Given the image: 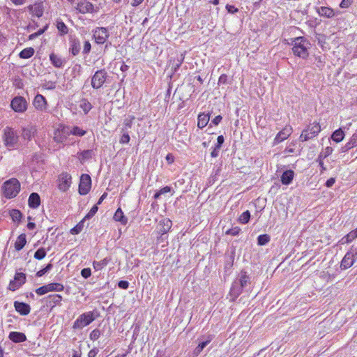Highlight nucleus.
I'll list each match as a JSON object with an SVG mask.
<instances>
[{"instance_id":"32","label":"nucleus","mask_w":357,"mask_h":357,"mask_svg":"<svg viewBox=\"0 0 357 357\" xmlns=\"http://www.w3.org/2000/svg\"><path fill=\"white\" fill-rule=\"evenodd\" d=\"M34 53L35 50L33 47H26L20 52L19 56L21 59H27L31 58L34 54Z\"/></svg>"},{"instance_id":"1","label":"nucleus","mask_w":357,"mask_h":357,"mask_svg":"<svg viewBox=\"0 0 357 357\" xmlns=\"http://www.w3.org/2000/svg\"><path fill=\"white\" fill-rule=\"evenodd\" d=\"M292 52L295 56L302 59L307 58L311 44L307 38L302 36L295 38L292 40Z\"/></svg>"},{"instance_id":"36","label":"nucleus","mask_w":357,"mask_h":357,"mask_svg":"<svg viewBox=\"0 0 357 357\" xmlns=\"http://www.w3.org/2000/svg\"><path fill=\"white\" fill-rule=\"evenodd\" d=\"M86 133V130L80 128L78 126H74L72 129L69 128V135H73L75 136L82 137Z\"/></svg>"},{"instance_id":"22","label":"nucleus","mask_w":357,"mask_h":357,"mask_svg":"<svg viewBox=\"0 0 357 357\" xmlns=\"http://www.w3.org/2000/svg\"><path fill=\"white\" fill-rule=\"evenodd\" d=\"M294 177V172L293 170H286L284 171L281 176V182L284 185H289Z\"/></svg>"},{"instance_id":"13","label":"nucleus","mask_w":357,"mask_h":357,"mask_svg":"<svg viewBox=\"0 0 357 357\" xmlns=\"http://www.w3.org/2000/svg\"><path fill=\"white\" fill-rule=\"evenodd\" d=\"M10 106L15 112L23 113L27 109V102L24 98L17 96L12 100Z\"/></svg>"},{"instance_id":"46","label":"nucleus","mask_w":357,"mask_h":357,"mask_svg":"<svg viewBox=\"0 0 357 357\" xmlns=\"http://www.w3.org/2000/svg\"><path fill=\"white\" fill-rule=\"evenodd\" d=\"M243 289L241 287H236L234 285H233L230 289V294L234 297V298H236L241 293H242Z\"/></svg>"},{"instance_id":"56","label":"nucleus","mask_w":357,"mask_h":357,"mask_svg":"<svg viewBox=\"0 0 357 357\" xmlns=\"http://www.w3.org/2000/svg\"><path fill=\"white\" fill-rule=\"evenodd\" d=\"M98 206L97 205H94L91 208V210L89 211V212L87 213V215L85 216V218H89L92 216H93L96 212L98 211Z\"/></svg>"},{"instance_id":"12","label":"nucleus","mask_w":357,"mask_h":357,"mask_svg":"<svg viewBox=\"0 0 357 357\" xmlns=\"http://www.w3.org/2000/svg\"><path fill=\"white\" fill-rule=\"evenodd\" d=\"M70 174L67 172H62L58 177V188L62 192H66L72 183Z\"/></svg>"},{"instance_id":"39","label":"nucleus","mask_w":357,"mask_h":357,"mask_svg":"<svg viewBox=\"0 0 357 357\" xmlns=\"http://www.w3.org/2000/svg\"><path fill=\"white\" fill-rule=\"evenodd\" d=\"M56 28L60 32L61 35H66L68 32V29L65 23L62 21L56 22Z\"/></svg>"},{"instance_id":"35","label":"nucleus","mask_w":357,"mask_h":357,"mask_svg":"<svg viewBox=\"0 0 357 357\" xmlns=\"http://www.w3.org/2000/svg\"><path fill=\"white\" fill-rule=\"evenodd\" d=\"M49 291H62L64 289V286L61 283L52 282L47 284Z\"/></svg>"},{"instance_id":"21","label":"nucleus","mask_w":357,"mask_h":357,"mask_svg":"<svg viewBox=\"0 0 357 357\" xmlns=\"http://www.w3.org/2000/svg\"><path fill=\"white\" fill-rule=\"evenodd\" d=\"M8 337L12 342L15 343L23 342L26 340L25 334L21 332H10L9 333Z\"/></svg>"},{"instance_id":"2","label":"nucleus","mask_w":357,"mask_h":357,"mask_svg":"<svg viewBox=\"0 0 357 357\" xmlns=\"http://www.w3.org/2000/svg\"><path fill=\"white\" fill-rule=\"evenodd\" d=\"M20 190L21 184L15 178L6 181L1 187L2 193L6 199H13L17 197Z\"/></svg>"},{"instance_id":"42","label":"nucleus","mask_w":357,"mask_h":357,"mask_svg":"<svg viewBox=\"0 0 357 357\" xmlns=\"http://www.w3.org/2000/svg\"><path fill=\"white\" fill-rule=\"evenodd\" d=\"M270 241V236L268 234H261L257 237V243L259 245H264Z\"/></svg>"},{"instance_id":"14","label":"nucleus","mask_w":357,"mask_h":357,"mask_svg":"<svg viewBox=\"0 0 357 357\" xmlns=\"http://www.w3.org/2000/svg\"><path fill=\"white\" fill-rule=\"evenodd\" d=\"M26 281V275L23 273H16L13 280H10L8 284V289L15 291L18 289Z\"/></svg>"},{"instance_id":"30","label":"nucleus","mask_w":357,"mask_h":357,"mask_svg":"<svg viewBox=\"0 0 357 357\" xmlns=\"http://www.w3.org/2000/svg\"><path fill=\"white\" fill-rule=\"evenodd\" d=\"M80 51V43L77 39H73L70 41V52L73 56H76Z\"/></svg>"},{"instance_id":"33","label":"nucleus","mask_w":357,"mask_h":357,"mask_svg":"<svg viewBox=\"0 0 357 357\" xmlns=\"http://www.w3.org/2000/svg\"><path fill=\"white\" fill-rule=\"evenodd\" d=\"M357 238V234L354 230L351 231L349 234L344 236L340 241L342 244H348L352 242Z\"/></svg>"},{"instance_id":"48","label":"nucleus","mask_w":357,"mask_h":357,"mask_svg":"<svg viewBox=\"0 0 357 357\" xmlns=\"http://www.w3.org/2000/svg\"><path fill=\"white\" fill-rule=\"evenodd\" d=\"M100 331L99 329L96 328L90 333L89 338L93 341H96L100 337Z\"/></svg>"},{"instance_id":"62","label":"nucleus","mask_w":357,"mask_h":357,"mask_svg":"<svg viewBox=\"0 0 357 357\" xmlns=\"http://www.w3.org/2000/svg\"><path fill=\"white\" fill-rule=\"evenodd\" d=\"M227 82V76L225 74H222L218 79V84H226Z\"/></svg>"},{"instance_id":"31","label":"nucleus","mask_w":357,"mask_h":357,"mask_svg":"<svg viewBox=\"0 0 357 357\" xmlns=\"http://www.w3.org/2000/svg\"><path fill=\"white\" fill-rule=\"evenodd\" d=\"M344 131L341 128H339L333 132L331 139L336 143H339L344 139Z\"/></svg>"},{"instance_id":"45","label":"nucleus","mask_w":357,"mask_h":357,"mask_svg":"<svg viewBox=\"0 0 357 357\" xmlns=\"http://www.w3.org/2000/svg\"><path fill=\"white\" fill-rule=\"evenodd\" d=\"M333 151V149L331 146H327L325 148V149L319 153V155H318V157H321V158H327L328 156H329L330 155L332 154Z\"/></svg>"},{"instance_id":"60","label":"nucleus","mask_w":357,"mask_h":357,"mask_svg":"<svg viewBox=\"0 0 357 357\" xmlns=\"http://www.w3.org/2000/svg\"><path fill=\"white\" fill-rule=\"evenodd\" d=\"M226 9L228 11V13H230L232 14L236 13L238 11V8H236L234 6L229 5V4H227L226 6Z\"/></svg>"},{"instance_id":"61","label":"nucleus","mask_w":357,"mask_h":357,"mask_svg":"<svg viewBox=\"0 0 357 357\" xmlns=\"http://www.w3.org/2000/svg\"><path fill=\"white\" fill-rule=\"evenodd\" d=\"M225 139L222 135H219L217 138V145L216 148L220 149L222 144L224 143Z\"/></svg>"},{"instance_id":"20","label":"nucleus","mask_w":357,"mask_h":357,"mask_svg":"<svg viewBox=\"0 0 357 357\" xmlns=\"http://www.w3.org/2000/svg\"><path fill=\"white\" fill-rule=\"evenodd\" d=\"M29 206L31 208H37L40 205V197L36 192H32L28 199Z\"/></svg>"},{"instance_id":"41","label":"nucleus","mask_w":357,"mask_h":357,"mask_svg":"<svg viewBox=\"0 0 357 357\" xmlns=\"http://www.w3.org/2000/svg\"><path fill=\"white\" fill-rule=\"evenodd\" d=\"M46 255V250L44 248H40L36 251L33 257L37 260H41L45 257Z\"/></svg>"},{"instance_id":"38","label":"nucleus","mask_w":357,"mask_h":357,"mask_svg":"<svg viewBox=\"0 0 357 357\" xmlns=\"http://www.w3.org/2000/svg\"><path fill=\"white\" fill-rule=\"evenodd\" d=\"M79 107L85 114H87L92 108L91 104L86 99L82 100Z\"/></svg>"},{"instance_id":"27","label":"nucleus","mask_w":357,"mask_h":357,"mask_svg":"<svg viewBox=\"0 0 357 357\" xmlns=\"http://www.w3.org/2000/svg\"><path fill=\"white\" fill-rule=\"evenodd\" d=\"M318 13L320 16L326 17L328 18H331L335 15L333 9L326 6H321L319 8L318 10Z\"/></svg>"},{"instance_id":"5","label":"nucleus","mask_w":357,"mask_h":357,"mask_svg":"<svg viewBox=\"0 0 357 357\" xmlns=\"http://www.w3.org/2000/svg\"><path fill=\"white\" fill-rule=\"evenodd\" d=\"M95 319V317L92 312H88L82 314L79 317L74 321L73 328L74 329H80L89 325Z\"/></svg>"},{"instance_id":"55","label":"nucleus","mask_w":357,"mask_h":357,"mask_svg":"<svg viewBox=\"0 0 357 357\" xmlns=\"http://www.w3.org/2000/svg\"><path fill=\"white\" fill-rule=\"evenodd\" d=\"M82 227H83L82 225L78 224L70 229V233L72 234H77L81 232Z\"/></svg>"},{"instance_id":"54","label":"nucleus","mask_w":357,"mask_h":357,"mask_svg":"<svg viewBox=\"0 0 357 357\" xmlns=\"http://www.w3.org/2000/svg\"><path fill=\"white\" fill-rule=\"evenodd\" d=\"M91 275V271L89 268H85L81 271V275L85 279L89 278Z\"/></svg>"},{"instance_id":"37","label":"nucleus","mask_w":357,"mask_h":357,"mask_svg":"<svg viewBox=\"0 0 357 357\" xmlns=\"http://www.w3.org/2000/svg\"><path fill=\"white\" fill-rule=\"evenodd\" d=\"M248 281H249V277L247 275L246 272L245 271H241V272L240 278H239L240 287L241 289L245 287L247 285Z\"/></svg>"},{"instance_id":"17","label":"nucleus","mask_w":357,"mask_h":357,"mask_svg":"<svg viewBox=\"0 0 357 357\" xmlns=\"http://www.w3.org/2000/svg\"><path fill=\"white\" fill-rule=\"evenodd\" d=\"M33 105L36 109L43 112L47 109V102L43 95L37 94L33 99Z\"/></svg>"},{"instance_id":"52","label":"nucleus","mask_w":357,"mask_h":357,"mask_svg":"<svg viewBox=\"0 0 357 357\" xmlns=\"http://www.w3.org/2000/svg\"><path fill=\"white\" fill-rule=\"evenodd\" d=\"M52 267V265L51 264H47L44 268L38 271L37 273H36V276L37 277H42L43 275H44L47 272H48Z\"/></svg>"},{"instance_id":"23","label":"nucleus","mask_w":357,"mask_h":357,"mask_svg":"<svg viewBox=\"0 0 357 357\" xmlns=\"http://www.w3.org/2000/svg\"><path fill=\"white\" fill-rule=\"evenodd\" d=\"M210 119V114L201 113L197 117V127L199 128H203L208 124Z\"/></svg>"},{"instance_id":"29","label":"nucleus","mask_w":357,"mask_h":357,"mask_svg":"<svg viewBox=\"0 0 357 357\" xmlns=\"http://www.w3.org/2000/svg\"><path fill=\"white\" fill-rule=\"evenodd\" d=\"M111 261L110 258H105L99 261H94L93 262V268L98 271L102 270Z\"/></svg>"},{"instance_id":"11","label":"nucleus","mask_w":357,"mask_h":357,"mask_svg":"<svg viewBox=\"0 0 357 357\" xmlns=\"http://www.w3.org/2000/svg\"><path fill=\"white\" fill-rule=\"evenodd\" d=\"M109 36V31L105 27H96L93 31V37L97 44H104Z\"/></svg>"},{"instance_id":"8","label":"nucleus","mask_w":357,"mask_h":357,"mask_svg":"<svg viewBox=\"0 0 357 357\" xmlns=\"http://www.w3.org/2000/svg\"><path fill=\"white\" fill-rule=\"evenodd\" d=\"M69 136V127L60 124L54 130L53 139L56 143H63Z\"/></svg>"},{"instance_id":"6","label":"nucleus","mask_w":357,"mask_h":357,"mask_svg":"<svg viewBox=\"0 0 357 357\" xmlns=\"http://www.w3.org/2000/svg\"><path fill=\"white\" fill-rule=\"evenodd\" d=\"M108 77L105 69L97 70L91 77V86L95 89L101 88Z\"/></svg>"},{"instance_id":"10","label":"nucleus","mask_w":357,"mask_h":357,"mask_svg":"<svg viewBox=\"0 0 357 357\" xmlns=\"http://www.w3.org/2000/svg\"><path fill=\"white\" fill-rule=\"evenodd\" d=\"M91 188V178L89 174H83L80 177L78 192L81 195H87Z\"/></svg>"},{"instance_id":"59","label":"nucleus","mask_w":357,"mask_h":357,"mask_svg":"<svg viewBox=\"0 0 357 357\" xmlns=\"http://www.w3.org/2000/svg\"><path fill=\"white\" fill-rule=\"evenodd\" d=\"M118 287L123 289H127L129 287V282L126 280H120L118 282Z\"/></svg>"},{"instance_id":"7","label":"nucleus","mask_w":357,"mask_h":357,"mask_svg":"<svg viewBox=\"0 0 357 357\" xmlns=\"http://www.w3.org/2000/svg\"><path fill=\"white\" fill-rule=\"evenodd\" d=\"M357 260V251L356 250L351 249L349 250L340 263V268L346 270L351 267L356 261Z\"/></svg>"},{"instance_id":"19","label":"nucleus","mask_w":357,"mask_h":357,"mask_svg":"<svg viewBox=\"0 0 357 357\" xmlns=\"http://www.w3.org/2000/svg\"><path fill=\"white\" fill-rule=\"evenodd\" d=\"M14 307L20 314L23 316L29 314L31 311L30 305L23 302L15 301Z\"/></svg>"},{"instance_id":"57","label":"nucleus","mask_w":357,"mask_h":357,"mask_svg":"<svg viewBox=\"0 0 357 357\" xmlns=\"http://www.w3.org/2000/svg\"><path fill=\"white\" fill-rule=\"evenodd\" d=\"M317 162L321 167V173L325 172L326 170V167L324 163V158H321V157H317Z\"/></svg>"},{"instance_id":"51","label":"nucleus","mask_w":357,"mask_h":357,"mask_svg":"<svg viewBox=\"0 0 357 357\" xmlns=\"http://www.w3.org/2000/svg\"><path fill=\"white\" fill-rule=\"evenodd\" d=\"M241 231V229L238 227H232L225 231V234L227 235H231V236H237Z\"/></svg>"},{"instance_id":"58","label":"nucleus","mask_w":357,"mask_h":357,"mask_svg":"<svg viewBox=\"0 0 357 357\" xmlns=\"http://www.w3.org/2000/svg\"><path fill=\"white\" fill-rule=\"evenodd\" d=\"M353 2V0H342L340 4V6L342 8H349Z\"/></svg>"},{"instance_id":"47","label":"nucleus","mask_w":357,"mask_h":357,"mask_svg":"<svg viewBox=\"0 0 357 357\" xmlns=\"http://www.w3.org/2000/svg\"><path fill=\"white\" fill-rule=\"evenodd\" d=\"M31 10H32L33 13L37 17H41L43 13V10L40 5H35L34 7L31 6Z\"/></svg>"},{"instance_id":"16","label":"nucleus","mask_w":357,"mask_h":357,"mask_svg":"<svg viewBox=\"0 0 357 357\" xmlns=\"http://www.w3.org/2000/svg\"><path fill=\"white\" fill-rule=\"evenodd\" d=\"M36 132V126H28L22 128L21 137L24 141H31L35 137Z\"/></svg>"},{"instance_id":"25","label":"nucleus","mask_w":357,"mask_h":357,"mask_svg":"<svg viewBox=\"0 0 357 357\" xmlns=\"http://www.w3.org/2000/svg\"><path fill=\"white\" fill-rule=\"evenodd\" d=\"M26 243V238L25 234H21L17 238L16 241L15 242V249L16 251L21 250Z\"/></svg>"},{"instance_id":"4","label":"nucleus","mask_w":357,"mask_h":357,"mask_svg":"<svg viewBox=\"0 0 357 357\" xmlns=\"http://www.w3.org/2000/svg\"><path fill=\"white\" fill-rule=\"evenodd\" d=\"M321 126L318 122H313L310 124L305 129H304L299 139L301 142H305L309 139H313L321 132Z\"/></svg>"},{"instance_id":"53","label":"nucleus","mask_w":357,"mask_h":357,"mask_svg":"<svg viewBox=\"0 0 357 357\" xmlns=\"http://www.w3.org/2000/svg\"><path fill=\"white\" fill-rule=\"evenodd\" d=\"M130 136L128 133H123L120 138L119 142L122 144H128L130 142Z\"/></svg>"},{"instance_id":"40","label":"nucleus","mask_w":357,"mask_h":357,"mask_svg":"<svg viewBox=\"0 0 357 357\" xmlns=\"http://www.w3.org/2000/svg\"><path fill=\"white\" fill-rule=\"evenodd\" d=\"M10 215L14 222H20L22 216V213L17 209L11 210Z\"/></svg>"},{"instance_id":"3","label":"nucleus","mask_w":357,"mask_h":357,"mask_svg":"<svg viewBox=\"0 0 357 357\" xmlns=\"http://www.w3.org/2000/svg\"><path fill=\"white\" fill-rule=\"evenodd\" d=\"M2 138L3 144L9 149H14L18 144V134L10 127L7 126L4 128Z\"/></svg>"},{"instance_id":"43","label":"nucleus","mask_w":357,"mask_h":357,"mask_svg":"<svg viewBox=\"0 0 357 357\" xmlns=\"http://www.w3.org/2000/svg\"><path fill=\"white\" fill-rule=\"evenodd\" d=\"M250 218V213L249 211H246L241 214L238 220L242 224H246L249 222Z\"/></svg>"},{"instance_id":"24","label":"nucleus","mask_w":357,"mask_h":357,"mask_svg":"<svg viewBox=\"0 0 357 357\" xmlns=\"http://www.w3.org/2000/svg\"><path fill=\"white\" fill-rule=\"evenodd\" d=\"M113 218L115 221L120 222L123 225H126L128 222V218L124 215L120 207L116 209Z\"/></svg>"},{"instance_id":"63","label":"nucleus","mask_w":357,"mask_h":357,"mask_svg":"<svg viewBox=\"0 0 357 357\" xmlns=\"http://www.w3.org/2000/svg\"><path fill=\"white\" fill-rule=\"evenodd\" d=\"M98 353V349L97 348H93L91 349L88 353V357H96Z\"/></svg>"},{"instance_id":"44","label":"nucleus","mask_w":357,"mask_h":357,"mask_svg":"<svg viewBox=\"0 0 357 357\" xmlns=\"http://www.w3.org/2000/svg\"><path fill=\"white\" fill-rule=\"evenodd\" d=\"M211 342V339L208 340H206V341H204L201 343H199L198 344V346L195 348V354L198 355L199 354L202 350L204 349V348L208 344H209Z\"/></svg>"},{"instance_id":"18","label":"nucleus","mask_w":357,"mask_h":357,"mask_svg":"<svg viewBox=\"0 0 357 357\" xmlns=\"http://www.w3.org/2000/svg\"><path fill=\"white\" fill-rule=\"evenodd\" d=\"M172 226V221L168 218L162 219L158 223L157 233L162 236L169 231Z\"/></svg>"},{"instance_id":"49","label":"nucleus","mask_w":357,"mask_h":357,"mask_svg":"<svg viewBox=\"0 0 357 357\" xmlns=\"http://www.w3.org/2000/svg\"><path fill=\"white\" fill-rule=\"evenodd\" d=\"M50 292L47 284L41 286L36 289V293L38 296L44 295L47 293Z\"/></svg>"},{"instance_id":"26","label":"nucleus","mask_w":357,"mask_h":357,"mask_svg":"<svg viewBox=\"0 0 357 357\" xmlns=\"http://www.w3.org/2000/svg\"><path fill=\"white\" fill-rule=\"evenodd\" d=\"M50 60L52 65L56 68H61L64 64L63 59L54 53L50 55Z\"/></svg>"},{"instance_id":"9","label":"nucleus","mask_w":357,"mask_h":357,"mask_svg":"<svg viewBox=\"0 0 357 357\" xmlns=\"http://www.w3.org/2000/svg\"><path fill=\"white\" fill-rule=\"evenodd\" d=\"M75 9L79 13L86 14L95 12L94 6L88 0H77L74 4Z\"/></svg>"},{"instance_id":"28","label":"nucleus","mask_w":357,"mask_h":357,"mask_svg":"<svg viewBox=\"0 0 357 357\" xmlns=\"http://www.w3.org/2000/svg\"><path fill=\"white\" fill-rule=\"evenodd\" d=\"M48 303L51 307H55L56 305H60L63 297L60 294H52L50 295L48 297Z\"/></svg>"},{"instance_id":"64","label":"nucleus","mask_w":357,"mask_h":357,"mask_svg":"<svg viewBox=\"0 0 357 357\" xmlns=\"http://www.w3.org/2000/svg\"><path fill=\"white\" fill-rule=\"evenodd\" d=\"M222 117L221 115H218L216 116L213 120H212V123L215 126H218L220 121H222Z\"/></svg>"},{"instance_id":"15","label":"nucleus","mask_w":357,"mask_h":357,"mask_svg":"<svg viewBox=\"0 0 357 357\" xmlns=\"http://www.w3.org/2000/svg\"><path fill=\"white\" fill-rule=\"evenodd\" d=\"M293 132V128L289 124L286 125L275 137L274 144H278L287 138H289Z\"/></svg>"},{"instance_id":"34","label":"nucleus","mask_w":357,"mask_h":357,"mask_svg":"<svg viewBox=\"0 0 357 357\" xmlns=\"http://www.w3.org/2000/svg\"><path fill=\"white\" fill-rule=\"evenodd\" d=\"M356 146H357V133L353 134L345 144V148L347 150L351 149Z\"/></svg>"},{"instance_id":"50","label":"nucleus","mask_w":357,"mask_h":357,"mask_svg":"<svg viewBox=\"0 0 357 357\" xmlns=\"http://www.w3.org/2000/svg\"><path fill=\"white\" fill-rule=\"evenodd\" d=\"M135 119V117L134 116H130L129 117V119H126L123 122L124 128L126 130H127L128 128H131Z\"/></svg>"}]
</instances>
